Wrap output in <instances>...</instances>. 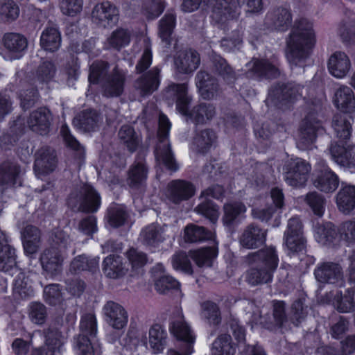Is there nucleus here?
Returning a JSON list of instances; mask_svg holds the SVG:
<instances>
[{
  "instance_id": "42",
  "label": "nucleus",
  "mask_w": 355,
  "mask_h": 355,
  "mask_svg": "<svg viewBox=\"0 0 355 355\" xmlns=\"http://www.w3.org/2000/svg\"><path fill=\"white\" fill-rule=\"evenodd\" d=\"M200 58L196 51L189 50L180 54L175 60V64L180 72L189 73L194 71L199 66Z\"/></svg>"
},
{
  "instance_id": "14",
  "label": "nucleus",
  "mask_w": 355,
  "mask_h": 355,
  "mask_svg": "<svg viewBox=\"0 0 355 355\" xmlns=\"http://www.w3.org/2000/svg\"><path fill=\"white\" fill-rule=\"evenodd\" d=\"M315 279L321 283L336 284L338 287L345 285L341 266L334 262H323L314 270Z\"/></svg>"
},
{
  "instance_id": "30",
  "label": "nucleus",
  "mask_w": 355,
  "mask_h": 355,
  "mask_svg": "<svg viewBox=\"0 0 355 355\" xmlns=\"http://www.w3.org/2000/svg\"><path fill=\"white\" fill-rule=\"evenodd\" d=\"M13 87V90L18 94L21 107L24 110L29 109L37 101L39 98L37 89L22 78L16 79Z\"/></svg>"
},
{
  "instance_id": "51",
  "label": "nucleus",
  "mask_w": 355,
  "mask_h": 355,
  "mask_svg": "<svg viewBox=\"0 0 355 355\" xmlns=\"http://www.w3.org/2000/svg\"><path fill=\"white\" fill-rule=\"evenodd\" d=\"M128 218L125 207L121 205L114 204L107 210V218L109 224L113 227L123 225Z\"/></svg>"
},
{
  "instance_id": "15",
  "label": "nucleus",
  "mask_w": 355,
  "mask_h": 355,
  "mask_svg": "<svg viewBox=\"0 0 355 355\" xmlns=\"http://www.w3.org/2000/svg\"><path fill=\"white\" fill-rule=\"evenodd\" d=\"M24 171L20 165L12 161H4L0 164V187L4 189L22 185Z\"/></svg>"
},
{
  "instance_id": "23",
  "label": "nucleus",
  "mask_w": 355,
  "mask_h": 355,
  "mask_svg": "<svg viewBox=\"0 0 355 355\" xmlns=\"http://www.w3.org/2000/svg\"><path fill=\"white\" fill-rule=\"evenodd\" d=\"M292 14L284 7H277L269 10L265 17V24L272 29L285 31L291 26Z\"/></svg>"
},
{
  "instance_id": "6",
  "label": "nucleus",
  "mask_w": 355,
  "mask_h": 355,
  "mask_svg": "<svg viewBox=\"0 0 355 355\" xmlns=\"http://www.w3.org/2000/svg\"><path fill=\"white\" fill-rule=\"evenodd\" d=\"M80 334L74 338V344L80 355H101L99 345L94 346L92 343L97 333L96 319L94 314L86 313L81 318L80 323Z\"/></svg>"
},
{
  "instance_id": "45",
  "label": "nucleus",
  "mask_w": 355,
  "mask_h": 355,
  "mask_svg": "<svg viewBox=\"0 0 355 355\" xmlns=\"http://www.w3.org/2000/svg\"><path fill=\"white\" fill-rule=\"evenodd\" d=\"M103 270L106 276L113 279L125 275L126 271L122 257L114 254L105 258L103 262Z\"/></svg>"
},
{
  "instance_id": "52",
  "label": "nucleus",
  "mask_w": 355,
  "mask_h": 355,
  "mask_svg": "<svg viewBox=\"0 0 355 355\" xmlns=\"http://www.w3.org/2000/svg\"><path fill=\"white\" fill-rule=\"evenodd\" d=\"M338 230L331 223H327L317 228L316 239L318 243L328 245L336 241Z\"/></svg>"
},
{
  "instance_id": "33",
  "label": "nucleus",
  "mask_w": 355,
  "mask_h": 355,
  "mask_svg": "<svg viewBox=\"0 0 355 355\" xmlns=\"http://www.w3.org/2000/svg\"><path fill=\"white\" fill-rule=\"evenodd\" d=\"M166 225L161 226L152 223L142 230L140 239L143 244L149 246H156L164 242L169 236L166 234Z\"/></svg>"
},
{
  "instance_id": "4",
  "label": "nucleus",
  "mask_w": 355,
  "mask_h": 355,
  "mask_svg": "<svg viewBox=\"0 0 355 355\" xmlns=\"http://www.w3.org/2000/svg\"><path fill=\"white\" fill-rule=\"evenodd\" d=\"M169 331L178 340L182 342L179 350L171 349L168 355H191L193 352L196 335L191 326L185 320L183 313L178 310L169 324Z\"/></svg>"
},
{
  "instance_id": "39",
  "label": "nucleus",
  "mask_w": 355,
  "mask_h": 355,
  "mask_svg": "<svg viewBox=\"0 0 355 355\" xmlns=\"http://www.w3.org/2000/svg\"><path fill=\"white\" fill-rule=\"evenodd\" d=\"M175 13L168 12L159 22V35L166 48L170 47L173 41L172 34L175 26Z\"/></svg>"
},
{
  "instance_id": "56",
  "label": "nucleus",
  "mask_w": 355,
  "mask_h": 355,
  "mask_svg": "<svg viewBox=\"0 0 355 355\" xmlns=\"http://www.w3.org/2000/svg\"><path fill=\"white\" fill-rule=\"evenodd\" d=\"M128 29L119 28L112 32L107 40V44L110 48L120 50L128 45L130 41V34Z\"/></svg>"
},
{
  "instance_id": "43",
  "label": "nucleus",
  "mask_w": 355,
  "mask_h": 355,
  "mask_svg": "<svg viewBox=\"0 0 355 355\" xmlns=\"http://www.w3.org/2000/svg\"><path fill=\"white\" fill-rule=\"evenodd\" d=\"M149 345L155 354L163 352L167 344V332L159 324H153L149 329Z\"/></svg>"
},
{
  "instance_id": "18",
  "label": "nucleus",
  "mask_w": 355,
  "mask_h": 355,
  "mask_svg": "<svg viewBox=\"0 0 355 355\" xmlns=\"http://www.w3.org/2000/svg\"><path fill=\"white\" fill-rule=\"evenodd\" d=\"M196 85L202 98L211 100L220 92V85L216 78L205 70H200L195 77Z\"/></svg>"
},
{
  "instance_id": "10",
  "label": "nucleus",
  "mask_w": 355,
  "mask_h": 355,
  "mask_svg": "<svg viewBox=\"0 0 355 355\" xmlns=\"http://www.w3.org/2000/svg\"><path fill=\"white\" fill-rule=\"evenodd\" d=\"M324 132L321 121L314 113H309L300 127L299 145L302 149L309 148L315 142L317 136Z\"/></svg>"
},
{
  "instance_id": "34",
  "label": "nucleus",
  "mask_w": 355,
  "mask_h": 355,
  "mask_svg": "<svg viewBox=\"0 0 355 355\" xmlns=\"http://www.w3.org/2000/svg\"><path fill=\"white\" fill-rule=\"evenodd\" d=\"M351 68V62L348 55L342 51H336L329 58L328 69L336 78L345 77Z\"/></svg>"
},
{
  "instance_id": "59",
  "label": "nucleus",
  "mask_w": 355,
  "mask_h": 355,
  "mask_svg": "<svg viewBox=\"0 0 355 355\" xmlns=\"http://www.w3.org/2000/svg\"><path fill=\"white\" fill-rule=\"evenodd\" d=\"M165 8L164 0H147L142 6L141 12L148 19L158 17Z\"/></svg>"
},
{
  "instance_id": "24",
  "label": "nucleus",
  "mask_w": 355,
  "mask_h": 355,
  "mask_svg": "<svg viewBox=\"0 0 355 355\" xmlns=\"http://www.w3.org/2000/svg\"><path fill=\"white\" fill-rule=\"evenodd\" d=\"M196 189L194 185L188 181L175 180L168 184L167 198L175 203L179 204L194 196Z\"/></svg>"
},
{
  "instance_id": "25",
  "label": "nucleus",
  "mask_w": 355,
  "mask_h": 355,
  "mask_svg": "<svg viewBox=\"0 0 355 355\" xmlns=\"http://www.w3.org/2000/svg\"><path fill=\"white\" fill-rule=\"evenodd\" d=\"M125 75L122 70L116 67L101 83L103 96L106 97H117L122 94L124 89Z\"/></svg>"
},
{
  "instance_id": "21",
  "label": "nucleus",
  "mask_w": 355,
  "mask_h": 355,
  "mask_svg": "<svg viewBox=\"0 0 355 355\" xmlns=\"http://www.w3.org/2000/svg\"><path fill=\"white\" fill-rule=\"evenodd\" d=\"M328 150L338 164L349 168L355 166V146L332 141Z\"/></svg>"
},
{
  "instance_id": "62",
  "label": "nucleus",
  "mask_w": 355,
  "mask_h": 355,
  "mask_svg": "<svg viewBox=\"0 0 355 355\" xmlns=\"http://www.w3.org/2000/svg\"><path fill=\"white\" fill-rule=\"evenodd\" d=\"M216 256L214 248H205L193 252L192 259L199 267L211 266L212 259Z\"/></svg>"
},
{
  "instance_id": "7",
  "label": "nucleus",
  "mask_w": 355,
  "mask_h": 355,
  "mask_svg": "<svg viewBox=\"0 0 355 355\" xmlns=\"http://www.w3.org/2000/svg\"><path fill=\"white\" fill-rule=\"evenodd\" d=\"M68 205L78 211L95 213L101 207V197L93 186L84 184L70 193Z\"/></svg>"
},
{
  "instance_id": "20",
  "label": "nucleus",
  "mask_w": 355,
  "mask_h": 355,
  "mask_svg": "<svg viewBox=\"0 0 355 355\" xmlns=\"http://www.w3.org/2000/svg\"><path fill=\"white\" fill-rule=\"evenodd\" d=\"M118 139L122 145L130 153H134L137 150H141L145 148L148 150L149 144L142 145V137L137 132L135 128L130 125H122L118 132ZM148 143V141H146Z\"/></svg>"
},
{
  "instance_id": "12",
  "label": "nucleus",
  "mask_w": 355,
  "mask_h": 355,
  "mask_svg": "<svg viewBox=\"0 0 355 355\" xmlns=\"http://www.w3.org/2000/svg\"><path fill=\"white\" fill-rule=\"evenodd\" d=\"M5 51L1 52L6 60H12L21 58L28 46V40L25 36L16 33H7L3 37Z\"/></svg>"
},
{
  "instance_id": "36",
  "label": "nucleus",
  "mask_w": 355,
  "mask_h": 355,
  "mask_svg": "<svg viewBox=\"0 0 355 355\" xmlns=\"http://www.w3.org/2000/svg\"><path fill=\"white\" fill-rule=\"evenodd\" d=\"M352 120L350 115L346 114H337L334 116L332 120V127L336 132V137L339 139V143L343 144L347 142L350 138Z\"/></svg>"
},
{
  "instance_id": "53",
  "label": "nucleus",
  "mask_w": 355,
  "mask_h": 355,
  "mask_svg": "<svg viewBox=\"0 0 355 355\" xmlns=\"http://www.w3.org/2000/svg\"><path fill=\"white\" fill-rule=\"evenodd\" d=\"M20 12L18 4L13 0H0V19L5 22L15 21Z\"/></svg>"
},
{
  "instance_id": "37",
  "label": "nucleus",
  "mask_w": 355,
  "mask_h": 355,
  "mask_svg": "<svg viewBox=\"0 0 355 355\" xmlns=\"http://www.w3.org/2000/svg\"><path fill=\"white\" fill-rule=\"evenodd\" d=\"M213 71L220 76L228 85L234 84L237 79V75L233 68L225 59L219 55L214 54L211 57Z\"/></svg>"
},
{
  "instance_id": "26",
  "label": "nucleus",
  "mask_w": 355,
  "mask_h": 355,
  "mask_svg": "<svg viewBox=\"0 0 355 355\" xmlns=\"http://www.w3.org/2000/svg\"><path fill=\"white\" fill-rule=\"evenodd\" d=\"M56 164V156L51 148L42 147L36 152L34 171L37 175H43L53 171Z\"/></svg>"
},
{
  "instance_id": "28",
  "label": "nucleus",
  "mask_w": 355,
  "mask_h": 355,
  "mask_svg": "<svg viewBox=\"0 0 355 355\" xmlns=\"http://www.w3.org/2000/svg\"><path fill=\"white\" fill-rule=\"evenodd\" d=\"M105 320L114 329H120L128 322V313L124 308L113 301L107 302L103 309Z\"/></svg>"
},
{
  "instance_id": "9",
  "label": "nucleus",
  "mask_w": 355,
  "mask_h": 355,
  "mask_svg": "<svg viewBox=\"0 0 355 355\" xmlns=\"http://www.w3.org/2000/svg\"><path fill=\"white\" fill-rule=\"evenodd\" d=\"M284 179L293 187H303L311 171V164L302 158H291L284 166Z\"/></svg>"
},
{
  "instance_id": "44",
  "label": "nucleus",
  "mask_w": 355,
  "mask_h": 355,
  "mask_svg": "<svg viewBox=\"0 0 355 355\" xmlns=\"http://www.w3.org/2000/svg\"><path fill=\"white\" fill-rule=\"evenodd\" d=\"M61 44L60 33L55 26H47L40 37V45L45 51H56Z\"/></svg>"
},
{
  "instance_id": "55",
  "label": "nucleus",
  "mask_w": 355,
  "mask_h": 355,
  "mask_svg": "<svg viewBox=\"0 0 355 355\" xmlns=\"http://www.w3.org/2000/svg\"><path fill=\"white\" fill-rule=\"evenodd\" d=\"M284 243L288 250V254L291 256L305 250L306 239L304 234H284Z\"/></svg>"
},
{
  "instance_id": "2",
  "label": "nucleus",
  "mask_w": 355,
  "mask_h": 355,
  "mask_svg": "<svg viewBox=\"0 0 355 355\" xmlns=\"http://www.w3.org/2000/svg\"><path fill=\"white\" fill-rule=\"evenodd\" d=\"M249 268L245 274V281L251 286L272 282L273 274L279 264V257L275 247L263 248L245 257Z\"/></svg>"
},
{
  "instance_id": "64",
  "label": "nucleus",
  "mask_w": 355,
  "mask_h": 355,
  "mask_svg": "<svg viewBox=\"0 0 355 355\" xmlns=\"http://www.w3.org/2000/svg\"><path fill=\"white\" fill-rule=\"evenodd\" d=\"M308 315V306L304 304L303 300L299 299L295 301L291 307V321L298 326L304 320Z\"/></svg>"
},
{
  "instance_id": "22",
  "label": "nucleus",
  "mask_w": 355,
  "mask_h": 355,
  "mask_svg": "<svg viewBox=\"0 0 355 355\" xmlns=\"http://www.w3.org/2000/svg\"><path fill=\"white\" fill-rule=\"evenodd\" d=\"M52 119V114L49 109L40 107L30 113L26 123L32 131L44 135L49 132Z\"/></svg>"
},
{
  "instance_id": "11",
  "label": "nucleus",
  "mask_w": 355,
  "mask_h": 355,
  "mask_svg": "<svg viewBox=\"0 0 355 355\" xmlns=\"http://www.w3.org/2000/svg\"><path fill=\"white\" fill-rule=\"evenodd\" d=\"M92 19L99 27L111 28L119 21V10L110 1L97 3L92 11Z\"/></svg>"
},
{
  "instance_id": "13",
  "label": "nucleus",
  "mask_w": 355,
  "mask_h": 355,
  "mask_svg": "<svg viewBox=\"0 0 355 355\" xmlns=\"http://www.w3.org/2000/svg\"><path fill=\"white\" fill-rule=\"evenodd\" d=\"M147 153V148H141L137 153L135 163L129 169L127 182L129 187L133 189H139L146 184L148 170L144 157Z\"/></svg>"
},
{
  "instance_id": "57",
  "label": "nucleus",
  "mask_w": 355,
  "mask_h": 355,
  "mask_svg": "<svg viewBox=\"0 0 355 355\" xmlns=\"http://www.w3.org/2000/svg\"><path fill=\"white\" fill-rule=\"evenodd\" d=\"M51 248H53L60 253L65 251L71 245L72 240L69 234L62 230H55L51 237Z\"/></svg>"
},
{
  "instance_id": "38",
  "label": "nucleus",
  "mask_w": 355,
  "mask_h": 355,
  "mask_svg": "<svg viewBox=\"0 0 355 355\" xmlns=\"http://www.w3.org/2000/svg\"><path fill=\"white\" fill-rule=\"evenodd\" d=\"M336 204L339 210L345 214L355 210V186L342 184L336 195Z\"/></svg>"
},
{
  "instance_id": "60",
  "label": "nucleus",
  "mask_w": 355,
  "mask_h": 355,
  "mask_svg": "<svg viewBox=\"0 0 355 355\" xmlns=\"http://www.w3.org/2000/svg\"><path fill=\"white\" fill-rule=\"evenodd\" d=\"M245 211V207L241 202H233L224 205L223 223L230 226L233 224L236 218Z\"/></svg>"
},
{
  "instance_id": "41",
  "label": "nucleus",
  "mask_w": 355,
  "mask_h": 355,
  "mask_svg": "<svg viewBox=\"0 0 355 355\" xmlns=\"http://www.w3.org/2000/svg\"><path fill=\"white\" fill-rule=\"evenodd\" d=\"M216 141V133L211 129H205L196 133L192 146L198 153L205 154Z\"/></svg>"
},
{
  "instance_id": "17",
  "label": "nucleus",
  "mask_w": 355,
  "mask_h": 355,
  "mask_svg": "<svg viewBox=\"0 0 355 355\" xmlns=\"http://www.w3.org/2000/svg\"><path fill=\"white\" fill-rule=\"evenodd\" d=\"M314 186L324 193H333L339 185L338 176L323 162L318 164Z\"/></svg>"
},
{
  "instance_id": "29",
  "label": "nucleus",
  "mask_w": 355,
  "mask_h": 355,
  "mask_svg": "<svg viewBox=\"0 0 355 355\" xmlns=\"http://www.w3.org/2000/svg\"><path fill=\"white\" fill-rule=\"evenodd\" d=\"M248 76L257 78H276L279 76L278 67L266 60L254 59L248 64Z\"/></svg>"
},
{
  "instance_id": "19",
  "label": "nucleus",
  "mask_w": 355,
  "mask_h": 355,
  "mask_svg": "<svg viewBox=\"0 0 355 355\" xmlns=\"http://www.w3.org/2000/svg\"><path fill=\"white\" fill-rule=\"evenodd\" d=\"M159 83L160 69L158 67H155L139 77L134 86L139 96L145 97L156 91Z\"/></svg>"
},
{
  "instance_id": "47",
  "label": "nucleus",
  "mask_w": 355,
  "mask_h": 355,
  "mask_svg": "<svg viewBox=\"0 0 355 355\" xmlns=\"http://www.w3.org/2000/svg\"><path fill=\"white\" fill-rule=\"evenodd\" d=\"M98 257L90 258L85 254L78 255L71 261L70 271L74 273H78L84 270L94 272L98 270Z\"/></svg>"
},
{
  "instance_id": "63",
  "label": "nucleus",
  "mask_w": 355,
  "mask_h": 355,
  "mask_svg": "<svg viewBox=\"0 0 355 355\" xmlns=\"http://www.w3.org/2000/svg\"><path fill=\"white\" fill-rule=\"evenodd\" d=\"M305 201L315 215L318 216L323 215L325 199L321 194L316 191L310 192L306 194Z\"/></svg>"
},
{
  "instance_id": "54",
  "label": "nucleus",
  "mask_w": 355,
  "mask_h": 355,
  "mask_svg": "<svg viewBox=\"0 0 355 355\" xmlns=\"http://www.w3.org/2000/svg\"><path fill=\"white\" fill-rule=\"evenodd\" d=\"M110 65L103 60L94 61L90 66L89 81L93 84L101 83L107 75Z\"/></svg>"
},
{
  "instance_id": "31",
  "label": "nucleus",
  "mask_w": 355,
  "mask_h": 355,
  "mask_svg": "<svg viewBox=\"0 0 355 355\" xmlns=\"http://www.w3.org/2000/svg\"><path fill=\"white\" fill-rule=\"evenodd\" d=\"M40 260L43 270L51 277L60 272L63 258L58 250L51 248L46 249L42 253Z\"/></svg>"
},
{
  "instance_id": "3",
  "label": "nucleus",
  "mask_w": 355,
  "mask_h": 355,
  "mask_svg": "<svg viewBox=\"0 0 355 355\" xmlns=\"http://www.w3.org/2000/svg\"><path fill=\"white\" fill-rule=\"evenodd\" d=\"M286 43V55L289 63L292 66H303L315 44L312 24L306 19L296 21Z\"/></svg>"
},
{
  "instance_id": "8",
  "label": "nucleus",
  "mask_w": 355,
  "mask_h": 355,
  "mask_svg": "<svg viewBox=\"0 0 355 355\" xmlns=\"http://www.w3.org/2000/svg\"><path fill=\"white\" fill-rule=\"evenodd\" d=\"M170 128L171 123L168 118L164 114H160L157 132L158 144L154 153L157 162L163 164L171 171H176L178 169V165L174 158L168 140Z\"/></svg>"
},
{
  "instance_id": "27",
  "label": "nucleus",
  "mask_w": 355,
  "mask_h": 355,
  "mask_svg": "<svg viewBox=\"0 0 355 355\" xmlns=\"http://www.w3.org/2000/svg\"><path fill=\"white\" fill-rule=\"evenodd\" d=\"M101 115L95 110H85L78 113L73 119V125L83 132L96 131L102 122Z\"/></svg>"
},
{
  "instance_id": "35",
  "label": "nucleus",
  "mask_w": 355,
  "mask_h": 355,
  "mask_svg": "<svg viewBox=\"0 0 355 355\" xmlns=\"http://www.w3.org/2000/svg\"><path fill=\"white\" fill-rule=\"evenodd\" d=\"M15 266V250L8 243L6 234L0 231V270L7 272Z\"/></svg>"
},
{
  "instance_id": "46",
  "label": "nucleus",
  "mask_w": 355,
  "mask_h": 355,
  "mask_svg": "<svg viewBox=\"0 0 355 355\" xmlns=\"http://www.w3.org/2000/svg\"><path fill=\"white\" fill-rule=\"evenodd\" d=\"M214 233L204 227L194 224L188 225L184 229V240L186 242L197 243L214 239Z\"/></svg>"
},
{
  "instance_id": "58",
  "label": "nucleus",
  "mask_w": 355,
  "mask_h": 355,
  "mask_svg": "<svg viewBox=\"0 0 355 355\" xmlns=\"http://www.w3.org/2000/svg\"><path fill=\"white\" fill-rule=\"evenodd\" d=\"M195 211L209 219L210 222L215 224L219 217V208L212 201L205 199L200 202Z\"/></svg>"
},
{
  "instance_id": "40",
  "label": "nucleus",
  "mask_w": 355,
  "mask_h": 355,
  "mask_svg": "<svg viewBox=\"0 0 355 355\" xmlns=\"http://www.w3.org/2000/svg\"><path fill=\"white\" fill-rule=\"evenodd\" d=\"M335 104L343 112H352L355 110V97L352 89L341 86L335 93Z\"/></svg>"
},
{
  "instance_id": "16",
  "label": "nucleus",
  "mask_w": 355,
  "mask_h": 355,
  "mask_svg": "<svg viewBox=\"0 0 355 355\" xmlns=\"http://www.w3.org/2000/svg\"><path fill=\"white\" fill-rule=\"evenodd\" d=\"M302 89L299 85L295 83L277 84L272 87L269 92L268 101H271L275 105H284L297 99L301 94Z\"/></svg>"
},
{
  "instance_id": "32",
  "label": "nucleus",
  "mask_w": 355,
  "mask_h": 355,
  "mask_svg": "<svg viewBox=\"0 0 355 355\" xmlns=\"http://www.w3.org/2000/svg\"><path fill=\"white\" fill-rule=\"evenodd\" d=\"M266 239V231L251 224L244 230L240 237V243L248 249L257 248L265 243Z\"/></svg>"
},
{
  "instance_id": "48",
  "label": "nucleus",
  "mask_w": 355,
  "mask_h": 355,
  "mask_svg": "<svg viewBox=\"0 0 355 355\" xmlns=\"http://www.w3.org/2000/svg\"><path fill=\"white\" fill-rule=\"evenodd\" d=\"M211 355H234L236 348L232 343L230 335L223 334L219 335L212 343Z\"/></svg>"
},
{
  "instance_id": "61",
  "label": "nucleus",
  "mask_w": 355,
  "mask_h": 355,
  "mask_svg": "<svg viewBox=\"0 0 355 355\" xmlns=\"http://www.w3.org/2000/svg\"><path fill=\"white\" fill-rule=\"evenodd\" d=\"M45 334V346L53 352L60 350L64 344V336L62 332L57 328L49 327L44 331Z\"/></svg>"
},
{
  "instance_id": "1",
  "label": "nucleus",
  "mask_w": 355,
  "mask_h": 355,
  "mask_svg": "<svg viewBox=\"0 0 355 355\" xmlns=\"http://www.w3.org/2000/svg\"><path fill=\"white\" fill-rule=\"evenodd\" d=\"M164 97L168 104L175 103L178 112L196 124H205L216 114L215 106L207 103L198 104L189 110L192 97L188 94L187 83L171 84L164 90Z\"/></svg>"
},
{
  "instance_id": "5",
  "label": "nucleus",
  "mask_w": 355,
  "mask_h": 355,
  "mask_svg": "<svg viewBox=\"0 0 355 355\" xmlns=\"http://www.w3.org/2000/svg\"><path fill=\"white\" fill-rule=\"evenodd\" d=\"M203 3L211 9V17L216 24H224L236 13V4L233 0H184L181 8L184 12L196 10Z\"/></svg>"
},
{
  "instance_id": "50",
  "label": "nucleus",
  "mask_w": 355,
  "mask_h": 355,
  "mask_svg": "<svg viewBox=\"0 0 355 355\" xmlns=\"http://www.w3.org/2000/svg\"><path fill=\"white\" fill-rule=\"evenodd\" d=\"M201 316L209 325L217 327L221 322V313L218 306L211 302L206 301L201 304Z\"/></svg>"
},
{
  "instance_id": "49",
  "label": "nucleus",
  "mask_w": 355,
  "mask_h": 355,
  "mask_svg": "<svg viewBox=\"0 0 355 355\" xmlns=\"http://www.w3.org/2000/svg\"><path fill=\"white\" fill-rule=\"evenodd\" d=\"M354 294L352 288H347L344 294L337 293L334 299V305L339 312L349 313L354 311Z\"/></svg>"
}]
</instances>
